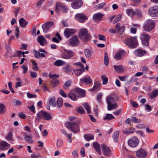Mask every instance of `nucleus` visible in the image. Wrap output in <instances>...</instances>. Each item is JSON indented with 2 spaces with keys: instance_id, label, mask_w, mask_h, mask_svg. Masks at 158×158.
I'll return each mask as SVG.
<instances>
[{
  "instance_id": "13",
  "label": "nucleus",
  "mask_w": 158,
  "mask_h": 158,
  "mask_svg": "<svg viewBox=\"0 0 158 158\" xmlns=\"http://www.w3.org/2000/svg\"><path fill=\"white\" fill-rule=\"evenodd\" d=\"M69 44L73 46H77L78 45L79 41L76 35H74L71 37L69 40Z\"/></svg>"
},
{
  "instance_id": "30",
  "label": "nucleus",
  "mask_w": 158,
  "mask_h": 158,
  "mask_svg": "<svg viewBox=\"0 0 158 158\" xmlns=\"http://www.w3.org/2000/svg\"><path fill=\"white\" fill-rule=\"evenodd\" d=\"M146 52L144 50L138 49L135 51V53L137 56H142L145 55Z\"/></svg>"
},
{
  "instance_id": "46",
  "label": "nucleus",
  "mask_w": 158,
  "mask_h": 158,
  "mask_svg": "<svg viewBox=\"0 0 158 158\" xmlns=\"http://www.w3.org/2000/svg\"><path fill=\"white\" fill-rule=\"evenodd\" d=\"M32 64L33 65V66L32 68L35 71H37L39 70V68L37 66V64L35 60H32Z\"/></svg>"
},
{
  "instance_id": "34",
  "label": "nucleus",
  "mask_w": 158,
  "mask_h": 158,
  "mask_svg": "<svg viewBox=\"0 0 158 158\" xmlns=\"http://www.w3.org/2000/svg\"><path fill=\"white\" fill-rule=\"evenodd\" d=\"M52 119V117L51 116L50 113L45 111L43 119L47 120H49Z\"/></svg>"
},
{
  "instance_id": "32",
  "label": "nucleus",
  "mask_w": 158,
  "mask_h": 158,
  "mask_svg": "<svg viewBox=\"0 0 158 158\" xmlns=\"http://www.w3.org/2000/svg\"><path fill=\"white\" fill-rule=\"evenodd\" d=\"M65 64V62L60 60H56L54 63V65L57 66H63Z\"/></svg>"
},
{
  "instance_id": "59",
  "label": "nucleus",
  "mask_w": 158,
  "mask_h": 158,
  "mask_svg": "<svg viewBox=\"0 0 158 158\" xmlns=\"http://www.w3.org/2000/svg\"><path fill=\"white\" fill-rule=\"evenodd\" d=\"M106 5V3L105 2H103L97 5L96 6V7L97 9H100L102 8Z\"/></svg>"
},
{
  "instance_id": "60",
  "label": "nucleus",
  "mask_w": 158,
  "mask_h": 158,
  "mask_svg": "<svg viewBox=\"0 0 158 158\" xmlns=\"http://www.w3.org/2000/svg\"><path fill=\"white\" fill-rule=\"evenodd\" d=\"M138 80L135 76H132L128 81L129 83H131L136 81Z\"/></svg>"
},
{
  "instance_id": "53",
  "label": "nucleus",
  "mask_w": 158,
  "mask_h": 158,
  "mask_svg": "<svg viewBox=\"0 0 158 158\" xmlns=\"http://www.w3.org/2000/svg\"><path fill=\"white\" fill-rule=\"evenodd\" d=\"M21 68L22 69L24 74H25L27 72L28 67L27 65H23L21 66Z\"/></svg>"
},
{
  "instance_id": "52",
  "label": "nucleus",
  "mask_w": 158,
  "mask_h": 158,
  "mask_svg": "<svg viewBox=\"0 0 158 158\" xmlns=\"http://www.w3.org/2000/svg\"><path fill=\"white\" fill-rule=\"evenodd\" d=\"M135 15H136L139 18L141 17L142 16V13L140 11L137 9H136L135 10Z\"/></svg>"
},
{
  "instance_id": "20",
  "label": "nucleus",
  "mask_w": 158,
  "mask_h": 158,
  "mask_svg": "<svg viewBox=\"0 0 158 158\" xmlns=\"http://www.w3.org/2000/svg\"><path fill=\"white\" fill-rule=\"evenodd\" d=\"M103 15L99 13L94 14L93 16L94 20L96 22H98L102 19Z\"/></svg>"
},
{
  "instance_id": "18",
  "label": "nucleus",
  "mask_w": 158,
  "mask_h": 158,
  "mask_svg": "<svg viewBox=\"0 0 158 158\" xmlns=\"http://www.w3.org/2000/svg\"><path fill=\"white\" fill-rule=\"evenodd\" d=\"M80 81L82 83H84L86 84H89L92 83V80L89 76L86 75L84 78L81 79Z\"/></svg>"
},
{
  "instance_id": "47",
  "label": "nucleus",
  "mask_w": 158,
  "mask_h": 158,
  "mask_svg": "<svg viewBox=\"0 0 158 158\" xmlns=\"http://www.w3.org/2000/svg\"><path fill=\"white\" fill-rule=\"evenodd\" d=\"M71 84V81H67L63 85L64 88V89H67L69 88V86H70Z\"/></svg>"
},
{
  "instance_id": "16",
  "label": "nucleus",
  "mask_w": 158,
  "mask_h": 158,
  "mask_svg": "<svg viewBox=\"0 0 158 158\" xmlns=\"http://www.w3.org/2000/svg\"><path fill=\"white\" fill-rule=\"evenodd\" d=\"M148 154V153L144 149L141 148L139 149L136 153V156L140 158L145 157Z\"/></svg>"
},
{
  "instance_id": "54",
  "label": "nucleus",
  "mask_w": 158,
  "mask_h": 158,
  "mask_svg": "<svg viewBox=\"0 0 158 158\" xmlns=\"http://www.w3.org/2000/svg\"><path fill=\"white\" fill-rule=\"evenodd\" d=\"M63 144V141L61 139L57 140L56 143V146L57 147H61Z\"/></svg>"
},
{
  "instance_id": "6",
  "label": "nucleus",
  "mask_w": 158,
  "mask_h": 158,
  "mask_svg": "<svg viewBox=\"0 0 158 158\" xmlns=\"http://www.w3.org/2000/svg\"><path fill=\"white\" fill-rule=\"evenodd\" d=\"M68 10V8L66 6L60 2L56 3L55 11L59 13L60 11L63 13H67Z\"/></svg>"
},
{
  "instance_id": "3",
  "label": "nucleus",
  "mask_w": 158,
  "mask_h": 158,
  "mask_svg": "<svg viewBox=\"0 0 158 158\" xmlns=\"http://www.w3.org/2000/svg\"><path fill=\"white\" fill-rule=\"evenodd\" d=\"M78 37L84 41H86L89 40L91 36L88 33L87 30L86 28H81L79 31Z\"/></svg>"
},
{
  "instance_id": "42",
  "label": "nucleus",
  "mask_w": 158,
  "mask_h": 158,
  "mask_svg": "<svg viewBox=\"0 0 158 158\" xmlns=\"http://www.w3.org/2000/svg\"><path fill=\"white\" fill-rule=\"evenodd\" d=\"M115 117L111 114H107L103 118L104 120H110L114 118Z\"/></svg>"
},
{
  "instance_id": "15",
  "label": "nucleus",
  "mask_w": 158,
  "mask_h": 158,
  "mask_svg": "<svg viewBox=\"0 0 158 158\" xmlns=\"http://www.w3.org/2000/svg\"><path fill=\"white\" fill-rule=\"evenodd\" d=\"M126 54V52L123 50L118 51L114 55V58L117 60H121L123 56Z\"/></svg>"
},
{
  "instance_id": "45",
  "label": "nucleus",
  "mask_w": 158,
  "mask_h": 158,
  "mask_svg": "<svg viewBox=\"0 0 158 158\" xmlns=\"http://www.w3.org/2000/svg\"><path fill=\"white\" fill-rule=\"evenodd\" d=\"M83 106L86 110H87L88 113H90L91 112V110L90 109V107L88 103H85L83 104Z\"/></svg>"
},
{
  "instance_id": "28",
  "label": "nucleus",
  "mask_w": 158,
  "mask_h": 158,
  "mask_svg": "<svg viewBox=\"0 0 158 158\" xmlns=\"http://www.w3.org/2000/svg\"><path fill=\"white\" fill-rule=\"evenodd\" d=\"M101 84L99 81H97L95 82L93 88L91 91H98L100 89Z\"/></svg>"
},
{
  "instance_id": "9",
  "label": "nucleus",
  "mask_w": 158,
  "mask_h": 158,
  "mask_svg": "<svg viewBox=\"0 0 158 158\" xmlns=\"http://www.w3.org/2000/svg\"><path fill=\"white\" fill-rule=\"evenodd\" d=\"M148 13L151 17L158 16V6H155L149 9Z\"/></svg>"
},
{
  "instance_id": "2",
  "label": "nucleus",
  "mask_w": 158,
  "mask_h": 158,
  "mask_svg": "<svg viewBox=\"0 0 158 158\" xmlns=\"http://www.w3.org/2000/svg\"><path fill=\"white\" fill-rule=\"evenodd\" d=\"M124 43L130 48H135L138 45L137 37L130 36L124 40Z\"/></svg>"
},
{
  "instance_id": "17",
  "label": "nucleus",
  "mask_w": 158,
  "mask_h": 158,
  "mask_svg": "<svg viewBox=\"0 0 158 158\" xmlns=\"http://www.w3.org/2000/svg\"><path fill=\"white\" fill-rule=\"evenodd\" d=\"M76 31L73 29H66L64 31V35L67 38H69Z\"/></svg>"
},
{
  "instance_id": "5",
  "label": "nucleus",
  "mask_w": 158,
  "mask_h": 158,
  "mask_svg": "<svg viewBox=\"0 0 158 158\" xmlns=\"http://www.w3.org/2000/svg\"><path fill=\"white\" fill-rule=\"evenodd\" d=\"M155 25L154 21L151 19L147 20L143 26L144 30L146 31H150L153 29Z\"/></svg>"
},
{
  "instance_id": "33",
  "label": "nucleus",
  "mask_w": 158,
  "mask_h": 158,
  "mask_svg": "<svg viewBox=\"0 0 158 158\" xmlns=\"http://www.w3.org/2000/svg\"><path fill=\"white\" fill-rule=\"evenodd\" d=\"M80 68V69H77L73 70L74 73L77 76L81 74L85 71L84 67Z\"/></svg>"
},
{
  "instance_id": "64",
  "label": "nucleus",
  "mask_w": 158,
  "mask_h": 158,
  "mask_svg": "<svg viewBox=\"0 0 158 158\" xmlns=\"http://www.w3.org/2000/svg\"><path fill=\"white\" fill-rule=\"evenodd\" d=\"M145 110L148 111H150L152 109L150 106L149 105L145 104L144 105Z\"/></svg>"
},
{
  "instance_id": "56",
  "label": "nucleus",
  "mask_w": 158,
  "mask_h": 158,
  "mask_svg": "<svg viewBox=\"0 0 158 158\" xmlns=\"http://www.w3.org/2000/svg\"><path fill=\"white\" fill-rule=\"evenodd\" d=\"M135 130V129L134 128H131L130 130H127V131H123V132L125 134H126L127 133H131L134 132V130Z\"/></svg>"
},
{
  "instance_id": "41",
  "label": "nucleus",
  "mask_w": 158,
  "mask_h": 158,
  "mask_svg": "<svg viewBox=\"0 0 158 158\" xmlns=\"http://www.w3.org/2000/svg\"><path fill=\"white\" fill-rule=\"evenodd\" d=\"M56 103L58 107L60 108L61 107L63 104V101L62 98H58L57 100Z\"/></svg>"
},
{
  "instance_id": "38",
  "label": "nucleus",
  "mask_w": 158,
  "mask_h": 158,
  "mask_svg": "<svg viewBox=\"0 0 158 158\" xmlns=\"http://www.w3.org/2000/svg\"><path fill=\"white\" fill-rule=\"evenodd\" d=\"M49 103L53 107L56 106V98L55 97H52L50 99Z\"/></svg>"
},
{
  "instance_id": "25",
  "label": "nucleus",
  "mask_w": 158,
  "mask_h": 158,
  "mask_svg": "<svg viewBox=\"0 0 158 158\" xmlns=\"http://www.w3.org/2000/svg\"><path fill=\"white\" fill-rule=\"evenodd\" d=\"M74 90L75 92L78 93L80 96L81 97H83L85 96V90L79 88H76Z\"/></svg>"
},
{
  "instance_id": "26",
  "label": "nucleus",
  "mask_w": 158,
  "mask_h": 158,
  "mask_svg": "<svg viewBox=\"0 0 158 158\" xmlns=\"http://www.w3.org/2000/svg\"><path fill=\"white\" fill-rule=\"evenodd\" d=\"M45 111L41 110L38 112L37 114L36 120L39 121L40 119H43Z\"/></svg>"
},
{
  "instance_id": "61",
  "label": "nucleus",
  "mask_w": 158,
  "mask_h": 158,
  "mask_svg": "<svg viewBox=\"0 0 158 158\" xmlns=\"http://www.w3.org/2000/svg\"><path fill=\"white\" fill-rule=\"evenodd\" d=\"M64 70L66 72H70L71 70V67L69 64H67L64 68Z\"/></svg>"
},
{
  "instance_id": "62",
  "label": "nucleus",
  "mask_w": 158,
  "mask_h": 158,
  "mask_svg": "<svg viewBox=\"0 0 158 158\" xmlns=\"http://www.w3.org/2000/svg\"><path fill=\"white\" fill-rule=\"evenodd\" d=\"M77 112L80 114H83L85 113V110L82 107H79L77 109Z\"/></svg>"
},
{
  "instance_id": "43",
  "label": "nucleus",
  "mask_w": 158,
  "mask_h": 158,
  "mask_svg": "<svg viewBox=\"0 0 158 158\" xmlns=\"http://www.w3.org/2000/svg\"><path fill=\"white\" fill-rule=\"evenodd\" d=\"M127 13L129 16L133 17L135 15V10L131 9H128L127 10Z\"/></svg>"
},
{
  "instance_id": "29",
  "label": "nucleus",
  "mask_w": 158,
  "mask_h": 158,
  "mask_svg": "<svg viewBox=\"0 0 158 158\" xmlns=\"http://www.w3.org/2000/svg\"><path fill=\"white\" fill-rule=\"evenodd\" d=\"M19 25L22 27L24 28L28 23V22L26 21L25 19L23 18H22L19 20Z\"/></svg>"
},
{
  "instance_id": "21",
  "label": "nucleus",
  "mask_w": 158,
  "mask_h": 158,
  "mask_svg": "<svg viewBox=\"0 0 158 158\" xmlns=\"http://www.w3.org/2000/svg\"><path fill=\"white\" fill-rule=\"evenodd\" d=\"M125 27L124 26H121L120 23L117 24L116 26V29L117 30L118 32L120 34H122L125 30Z\"/></svg>"
},
{
  "instance_id": "51",
  "label": "nucleus",
  "mask_w": 158,
  "mask_h": 158,
  "mask_svg": "<svg viewBox=\"0 0 158 158\" xmlns=\"http://www.w3.org/2000/svg\"><path fill=\"white\" fill-rule=\"evenodd\" d=\"M122 18V15H119L116 16L114 21H113V23L115 24L119 21Z\"/></svg>"
},
{
  "instance_id": "36",
  "label": "nucleus",
  "mask_w": 158,
  "mask_h": 158,
  "mask_svg": "<svg viewBox=\"0 0 158 158\" xmlns=\"http://www.w3.org/2000/svg\"><path fill=\"white\" fill-rule=\"evenodd\" d=\"M85 56L87 58L89 57L91 55L92 52L91 50L89 49H86L84 51Z\"/></svg>"
},
{
  "instance_id": "22",
  "label": "nucleus",
  "mask_w": 158,
  "mask_h": 158,
  "mask_svg": "<svg viewBox=\"0 0 158 158\" xmlns=\"http://www.w3.org/2000/svg\"><path fill=\"white\" fill-rule=\"evenodd\" d=\"M38 42L41 46H44L47 43V41L45 38L43 36L40 35L37 38Z\"/></svg>"
},
{
  "instance_id": "1",
  "label": "nucleus",
  "mask_w": 158,
  "mask_h": 158,
  "mask_svg": "<svg viewBox=\"0 0 158 158\" xmlns=\"http://www.w3.org/2000/svg\"><path fill=\"white\" fill-rule=\"evenodd\" d=\"M80 123V121H78L75 123L66 122L65 123V126L72 132L76 133L79 131V124Z\"/></svg>"
},
{
  "instance_id": "24",
  "label": "nucleus",
  "mask_w": 158,
  "mask_h": 158,
  "mask_svg": "<svg viewBox=\"0 0 158 158\" xmlns=\"http://www.w3.org/2000/svg\"><path fill=\"white\" fill-rule=\"evenodd\" d=\"M15 38L13 35L10 36L9 38V40L8 41V44L6 45V48L7 49V53H9L11 54V49L10 47V44L11 41L12 40L14 39Z\"/></svg>"
},
{
  "instance_id": "63",
  "label": "nucleus",
  "mask_w": 158,
  "mask_h": 158,
  "mask_svg": "<svg viewBox=\"0 0 158 158\" xmlns=\"http://www.w3.org/2000/svg\"><path fill=\"white\" fill-rule=\"evenodd\" d=\"M67 138V140L69 143H70L72 142V140L71 139L72 136V133L69 134L68 135H67L66 136Z\"/></svg>"
},
{
  "instance_id": "49",
  "label": "nucleus",
  "mask_w": 158,
  "mask_h": 158,
  "mask_svg": "<svg viewBox=\"0 0 158 158\" xmlns=\"http://www.w3.org/2000/svg\"><path fill=\"white\" fill-rule=\"evenodd\" d=\"M25 140L28 143H31L32 142V140L29 136L27 135H25L24 136Z\"/></svg>"
},
{
  "instance_id": "4",
  "label": "nucleus",
  "mask_w": 158,
  "mask_h": 158,
  "mask_svg": "<svg viewBox=\"0 0 158 158\" xmlns=\"http://www.w3.org/2000/svg\"><path fill=\"white\" fill-rule=\"evenodd\" d=\"M106 102L108 104L107 109L109 110L115 109L118 107L117 103L115 101L114 98L111 97L107 98Z\"/></svg>"
},
{
  "instance_id": "44",
  "label": "nucleus",
  "mask_w": 158,
  "mask_h": 158,
  "mask_svg": "<svg viewBox=\"0 0 158 158\" xmlns=\"http://www.w3.org/2000/svg\"><path fill=\"white\" fill-rule=\"evenodd\" d=\"M109 62V60L107 53L106 52H105V53L104 57V62L106 66H107L108 65Z\"/></svg>"
},
{
  "instance_id": "37",
  "label": "nucleus",
  "mask_w": 158,
  "mask_h": 158,
  "mask_svg": "<svg viewBox=\"0 0 158 158\" xmlns=\"http://www.w3.org/2000/svg\"><path fill=\"white\" fill-rule=\"evenodd\" d=\"M68 96L69 98L73 101H76L77 99L76 95L74 93H69L68 94Z\"/></svg>"
},
{
  "instance_id": "19",
  "label": "nucleus",
  "mask_w": 158,
  "mask_h": 158,
  "mask_svg": "<svg viewBox=\"0 0 158 158\" xmlns=\"http://www.w3.org/2000/svg\"><path fill=\"white\" fill-rule=\"evenodd\" d=\"M114 68L115 69L116 72L118 73H122L125 70V67L121 65H114Z\"/></svg>"
},
{
  "instance_id": "11",
  "label": "nucleus",
  "mask_w": 158,
  "mask_h": 158,
  "mask_svg": "<svg viewBox=\"0 0 158 158\" xmlns=\"http://www.w3.org/2000/svg\"><path fill=\"white\" fill-rule=\"evenodd\" d=\"M76 19L78 20L80 23H84L86 21L88 18L84 14L82 13H78L75 15Z\"/></svg>"
},
{
  "instance_id": "7",
  "label": "nucleus",
  "mask_w": 158,
  "mask_h": 158,
  "mask_svg": "<svg viewBox=\"0 0 158 158\" xmlns=\"http://www.w3.org/2000/svg\"><path fill=\"white\" fill-rule=\"evenodd\" d=\"M74 55V53L72 51L64 49L63 50L61 57L65 59H69L73 57Z\"/></svg>"
},
{
  "instance_id": "12",
  "label": "nucleus",
  "mask_w": 158,
  "mask_h": 158,
  "mask_svg": "<svg viewBox=\"0 0 158 158\" xmlns=\"http://www.w3.org/2000/svg\"><path fill=\"white\" fill-rule=\"evenodd\" d=\"M54 24V23L52 21L48 22L43 24L42 25V28L44 32H47L49 29L53 26Z\"/></svg>"
},
{
  "instance_id": "31",
  "label": "nucleus",
  "mask_w": 158,
  "mask_h": 158,
  "mask_svg": "<svg viewBox=\"0 0 158 158\" xmlns=\"http://www.w3.org/2000/svg\"><path fill=\"white\" fill-rule=\"evenodd\" d=\"M157 95H158V89L154 90L152 93L149 94L151 99H154Z\"/></svg>"
},
{
  "instance_id": "48",
  "label": "nucleus",
  "mask_w": 158,
  "mask_h": 158,
  "mask_svg": "<svg viewBox=\"0 0 158 158\" xmlns=\"http://www.w3.org/2000/svg\"><path fill=\"white\" fill-rule=\"evenodd\" d=\"M101 79L103 81L102 84L103 85H106L107 83L108 79V78L106 76H102Z\"/></svg>"
},
{
  "instance_id": "40",
  "label": "nucleus",
  "mask_w": 158,
  "mask_h": 158,
  "mask_svg": "<svg viewBox=\"0 0 158 158\" xmlns=\"http://www.w3.org/2000/svg\"><path fill=\"white\" fill-rule=\"evenodd\" d=\"M119 134V132L115 131L113 135V138L114 142H117L118 140V136Z\"/></svg>"
},
{
  "instance_id": "10",
  "label": "nucleus",
  "mask_w": 158,
  "mask_h": 158,
  "mask_svg": "<svg viewBox=\"0 0 158 158\" xmlns=\"http://www.w3.org/2000/svg\"><path fill=\"white\" fill-rule=\"evenodd\" d=\"M139 143L138 139L135 137H133L128 141V145L131 147L135 148L137 146Z\"/></svg>"
},
{
  "instance_id": "39",
  "label": "nucleus",
  "mask_w": 158,
  "mask_h": 158,
  "mask_svg": "<svg viewBox=\"0 0 158 158\" xmlns=\"http://www.w3.org/2000/svg\"><path fill=\"white\" fill-rule=\"evenodd\" d=\"M84 138L87 141H89L94 138L93 135L91 134H85L84 135Z\"/></svg>"
},
{
  "instance_id": "23",
  "label": "nucleus",
  "mask_w": 158,
  "mask_h": 158,
  "mask_svg": "<svg viewBox=\"0 0 158 158\" xmlns=\"http://www.w3.org/2000/svg\"><path fill=\"white\" fill-rule=\"evenodd\" d=\"M10 147V145L6 141H3L0 143V149L4 150L8 149Z\"/></svg>"
},
{
  "instance_id": "58",
  "label": "nucleus",
  "mask_w": 158,
  "mask_h": 158,
  "mask_svg": "<svg viewBox=\"0 0 158 158\" xmlns=\"http://www.w3.org/2000/svg\"><path fill=\"white\" fill-rule=\"evenodd\" d=\"M49 77L50 78L52 79V80L56 79H57L59 77V75H56V74L51 75L50 74H49Z\"/></svg>"
},
{
  "instance_id": "57",
  "label": "nucleus",
  "mask_w": 158,
  "mask_h": 158,
  "mask_svg": "<svg viewBox=\"0 0 158 158\" xmlns=\"http://www.w3.org/2000/svg\"><path fill=\"white\" fill-rule=\"evenodd\" d=\"M5 111V106L2 104H0V113H4Z\"/></svg>"
},
{
  "instance_id": "35",
  "label": "nucleus",
  "mask_w": 158,
  "mask_h": 158,
  "mask_svg": "<svg viewBox=\"0 0 158 158\" xmlns=\"http://www.w3.org/2000/svg\"><path fill=\"white\" fill-rule=\"evenodd\" d=\"M6 139L9 141H13L12 138V132L11 131H9L6 136Z\"/></svg>"
},
{
  "instance_id": "8",
  "label": "nucleus",
  "mask_w": 158,
  "mask_h": 158,
  "mask_svg": "<svg viewBox=\"0 0 158 158\" xmlns=\"http://www.w3.org/2000/svg\"><path fill=\"white\" fill-rule=\"evenodd\" d=\"M140 39L141 40L142 44L144 46H148L149 45V40L150 37L146 33L142 34L140 35Z\"/></svg>"
},
{
  "instance_id": "50",
  "label": "nucleus",
  "mask_w": 158,
  "mask_h": 158,
  "mask_svg": "<svg viewBox=\"0 0 158 158\" xmlns=\"http://www.w3.org/2000/svg\"><path fill=\"white\" fill-rule=\"evenodd\" d=\"M51 82L53 87H54L57 86L59 83V81L57 79L52 80Z\"/></svg>"
},
{
  "instance_id": "14",
  "label": "nucleus",
  "mask_w": 158,
  "mask_h": 158,
  "mask_svg": "<svg viewBox=\"0 0 158 158\" xmlns=\"http://www.w3.org/2000/svg\"><path fill=\"white\" fill-rule=\"evenodd\" d=\"M102 150L104 155L106 156H111V151L110 149L104 144H102L101 145Z\"/></svg>"
},
{
  "instance_id": "55",
  "label": "nucleus",
  "mask_w": 158,
  "mask_h": 158,
  "mask_svg": "<svg viewBox=\"0 0 158 158\" xmlns=\"http://www.w3.org/2000/svg\"><path fill=\"white\" fill-rule=\"evenodd\" d=\"M131 120L133 122L137 123H140L141 122L140 119H138L135 117H132L131 118Z\"/></svg>"
},
{
  "instance_id": "27",
  "label": "nucleus",
  "mask_w": 158,
  "mask_h": 158,
  "mask_svg": "<svg viewBox=\"0 0 158 158\" xmlns=\"http://www.w3.org/2000/svg\"><path fill=\"white\" fill-rule=\"evenodd\" d=\"M93 145L96 152L99 155H101V152L100 145L97 142H94L93 143Z\"/></svg>"
}]
</instances>
